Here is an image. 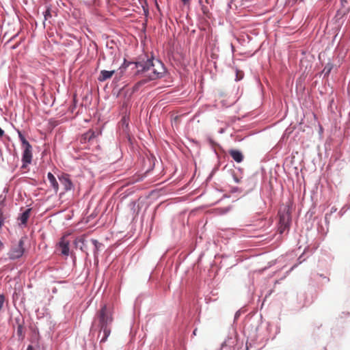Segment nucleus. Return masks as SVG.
Here are the masks:
<instances>
[{"mask_svg":"<svg viewBox=\"0 0 350 350\" xmlns=\"http://www.w3.org/2000/svg\"><path fill=\"white\" fill-rule=\"evenodd\" d=\"M137 74H142L145 78L136 83L135 86H139L148 81L156 80L161 78L165 72L163 64L159 59L154 58L146 61H141L135 63Z\"/></svg>","mask_w":350,"mask_h":350,"instance_id":"obj_1","label":"nucleus"},{"mask_svg":"<svg viewBox=\"0 0 350 350\" xmlns=\"http://www.w3.org/2000/svg\"><path fill=\"white\" fill-rule=\"evenodd\" d=\"M24 253V241L21 238L18 242L12 243L11 248L8 253L10 259H17L21 258Z\"/></svg>","mask_w":350,"mask_h":350,"instance_id":"obj_2","label":"nucleus"},{"mask_svg":"<svg viewBox=\"0 0 350 350\" xmlns=\"http://www.w3.org/2000/svg\"><path fill=\"white\" fill-rule=\"evenodd\" d=\"M279 230L282 233L286 229L288 228L291 223V215L288 210H284L279 212Z\"/></svg>","mask_w":350,"mask_h":350,"instance_id":"obj_3","label":"nucleus"},{"mask_svg":"<svg viewBox=\"0 0 350 350\" xmlns=\"http://www.w3.org/2000/svg\"><path fill=\"white\" fill-rule=\"evenodd\" d=\"M99 319V326L100 327L103 326H107L109 324L111 323L113 319L111 317V314L107 312V306L104 305L98 314Z\"/></svg>","mask_w":350,"mask_h":350,"instance_id":"obj_4","label":"nucleus"},{"mask_svg":"<svg viewBox=\"0 0 350 350\" xmlns=\"http://www.w3.org/2000/svg\"><path fill=\"white\" fill-rule=\"evenodd\" d=\"M70 241L66 239V237H63L57 246V251L59 252L62 255L68 256L70 254Z\"/></svg>","mask_w":350,"mask_h":350,"instance_id":"obj_5","label":"nucleus"},{"mask_svg":"<svg viewBox=\"0 0 350 350\" xmlns=\"http://www.w3.org/2000/svg\"><path fill=\"white\" fill-rule=\"evenodd\" d=\"M199 4L203 14L209 16L210 8L213 6L214 0H199Z\"/></svg>","mask_w":350,"mask_h":350,"instance_id":"obj_6","label":"nucleus"},{"mask_svg":"<svg viewBox=\"0 0 350 350\" xmlns=\"http://www.w3.org/2000/svg\"><path fill=\"white\" fill-rule=\"evenodd\" d=\"M23 161L27 163H30L31 161V146L29 145V146H23Z\"/></svg>","mask_w":350,"mask_h":350,"instance_id":"obj_7","label":"nucleus"},{"mask_svg":"<svg viewBox=\"0 0 350 350\" xmlns=\"http://www.w3.org/2000/svg\"><path fill=\"white\" fill-rule=\"evenodd\" d=\"M31 213V209L28 208L25 210L21 215L18 217V220L19 221L20 226H26L27 221L29 218Z\"/></svg>","mask_w":350,"mask_h":350,"instance_id":"obj_8","label":"nucleus"},{"mask_svg":"<svg viewBox=\"0 0 350 350\" xmlns=\"http://www.w3.org/2000/svg\"><path fill=\"white\" fill-rule=\"evenodd\" d=\"M228 152L236 162L241 163L243 160V155L241 151L232 149Z\"/></svg>","mask_w":350,"mask_h":350,"instance_id":"obj_9","label":"nucleus"},{"mask_svg":"<svg viewBox=\"0 0 350 350\" xmlns=\"http://www.w3.org/2000/svg\"><path fill=\"white\" fill-rule=\"evenodd\" d=\"M115 73V70H103L100 72V75L98 77L99 81H105L113 76Z\"/></svg>","mask_w":350,"mask_h":350,"instance_id":"obj_10","label":"nucleus"},{"mask_svg":"<svg viewBox=\"0 0 350 350\" xmlns=\"http://www.w3.org/2000/svg\"><path fill=\"white\" fill-rule=\"evenodd\" d=\"M47 177L51 186L53 189L54 192L56 193L58 190V183L55 177L51 172L48 173Z\"/></svg>","mask_w":350,"mask_h":350,"instance_id":"obj_11","label":"nucleus"},{"mask_svg":"<svg viewBox=\"0 0 350 350\" xmlns=\"http://www.w3.org/2000/svg\"><path fill=\"white\" fill-rule=\"evenodd\" d=\"M100 332H103V337L100 339V342H105L107 340L108 336L110 335L111 330L108 327V325L107 326L102 325V327H100Z\"/></svg>","mask_w":350,"mask_h":350,"instance_id":"obj_12","label":"nucleus"},{"mask_svg":"<svg viewBox=\"0 0 350 350\" xmlns=\"http://www.w3.org/2000/svg\"><path fill=\"white\" fill-rule=\"evenodd\" d=\"M62 183L64 185L65 189L66 190L71 189L72 187V183L70 181V180L68 178H64L63 180H62Z\"/></svg>","mask_w":350,"mask_h":350,"instance_id":"obj_13","label":"nucleus"},{"mask_svg":"<svg viewBox=\"0 0 350 350\" xmlns=\"http://www.w3.org/2000/svg\"><path fill=\"white\" fill-rule=\"evenodd\" d=\"M95 137V133L92 131H89L83 135V138L85 140L90 141L92 139H93Z\"/></svg>","mask_w":350,"mask_h":350,"instance_id":"obj_14","label":"nucleus"},{"mask_svg":"<svg viewBox=\"0 0 350 350\" xmlns=\"http://www.w3.org/2000/svg\"><path fill=\"white\" fill-rule=\"evenodd\" d=\"M18 137L22 143V147L27 146L28 147L29 145H30L29 143L25 139V136L21 132H18Z\"/></svg>","mask_w":350,"mask_h":350,"instance_id":"obj_15","label":"nucleus"},{"mask_svg":"<svg viewBox=\"0 0 350 350\" xmlns=\"http://www.w3.org/2000/svg\"><path fill=\"white\" fill-rule=\"evenodd\" d=\"M92 243L94 244V247H95V249H96V252L98 250L99 247L102 245V244L100 243H99L97 240L96 239H92Z\"/></svg>","mask_w":350,"mask_h":350,"instance_id":"obj_16","label":"nucleus"},{"mask_svg":"<svg viewBox=\"0 0 350 350\" xmlns=\"http://www.w3.org/2000/svg\"><path fill=\"white\" fill-rule=\"evenodd\" d=\"M4 302H5V296L2 294H0V312L2 310Z\"/></svg>","mask_w":350,"mask_h":350,"instance_id":"obj_17","label":"nucleus"},{"mask_svg":"<svg viewBox=\"0 0 350 350\" xmlns=\"http://www.w3.org/2000/svg\"><path fill=\"white\" fill-rule=\"evenodd\" d=\"M22 332H23V327H22V325H18V329H17V333L19 336H21Z\"/></svg>","mask_w":350,"mask_h":350,"instance_id":"obj_18","label":"nucleus"},{"mask_svg":"<svg viewBox=\"0 0 350 350\" xmlns=\"http://www.w3.org/2000/svg\"><path fill=\"white\" fill-rule=\"evenodd\" d=\"M48 16H50V13L49 10H45V21L48 19Z\"/></svg>","mask_w":350,"mask_h":350,"instance_id":"obj_19","label":"nucleus"},{"mask_svg":"<svg viewBox=\"0 0 350 350\" xmlns=\"http://www.w3.org/2000/svg\"><path fill=\"white\" fill-rule=\"evenodd\" d=\"M234 182H236L237 183H240V181H241L240 179L235 176H234Z\"/></svg>","mask_w":350,"mask_h":350,"instance_id":"obj_20","label":"nucleus"},{"mask_svg":"<svg viewBox=\"0 0 350 350\" xmlns=\"http://www.w3.org/2000/svg\"><path fill=\"white\" fill-rule=\"evenodd\" d=\"M184 4H188L191 0H181Z\"/></svg>","mask_w":350,"mask_h":350,"instance_id":"obj_21","label":"nucleus"},{"mask_svg":"<svg viewBox=\"0 0 350 350\" xmlns=\"http://www.w3.org/2000/svg\"><path fill=\"white\" fill-rule=\"evenodd\" d=\"M4 135V131L0 128V137Z\"/></svg>","mask_w":350,"mask_h":350,"instance_id":"obj_22","label":"nucleus"},{"mask_svg":"<svg viewBox=\"0 0 350 350\" xmlns=\"http://www.w3.org/2000/svg\"><path fill=\"white\" fill-rule=\"evenodd\" d=\"M27 350H33V347L31 346H29L27 349Z\"/></svg>","mask_w":350,"mask_h":350,"instance_id":"obj_23","label":"nucleus"},{"mask_svg":"<svg viewBox=\"0 0 350 350\" xmlns=\"http://www.w3.org/2000/svg\"><path fill=\"white\" fill-rule=\"evenodd\" d=\"M331 69H332V67H329V68H327V72L329 73L330 72Z\"/></svg>","mask_w":350,"mask_h":350,"instance_id":"obj_24","label":"nucleus"},{"mask_svg":"<svg viewBox=\"0 0 350 350\" xmlns=\"http://www.w3.org/2000/svg\"><path fill=\"white\" fill-rule=\"evenodd\" d=\"M79 241L83 242V241L81 239H78ZM77 240L75 241V243H77Z\"/></svg>","mask_w":350,"mask_h":350,"instance_id":"obj_25","label":"nucleus"}]
</instances>
